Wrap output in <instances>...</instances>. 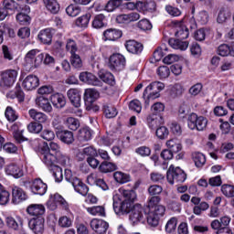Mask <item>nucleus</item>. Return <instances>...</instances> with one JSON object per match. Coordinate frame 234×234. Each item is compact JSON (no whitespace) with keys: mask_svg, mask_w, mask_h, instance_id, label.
Listing matches in <instances>:
<instances>
[{"mask_svg":"<svg viewBox=\"0 0 234 234\" xmlns=\"http://www.w3.org/2000/svg\"><path fill=\"white\" fill-rule=\"evenodd\" d=\"M122 198L113 197V211L119 217L122 215H129L134 207V200H136V193L134 190H122Z\"/></svg>","mask_w":234,"mask_h":234,"instance_id":"nucleus-1","label":"nucleus"},{"mask_svg":"<svg viewBox=\"0 0 234 234\" xmlns=\"http://www.w3.org/2000/svg\"><path fill=\"white\" fill-rule=\"evenodd\" d=\"M5 223L7 228L15 229L16 231L23 229V218H21V217H16V218L7 217L5 218Z\"/></svg>","mask_w":234,"mask_h":234,"instance_id":"nucleus-25","label":"nucleus"},{"mask_svg":"<svg viewBox=\"0 0 234 234\" xmlns=\"http://www.w3.org/2000/svg\"><path fill=\"white\" fill-rule=\"evenodd\" d=\"M155 136L159 138V140H165L169 136V129L165 126H158L155 129Z\"/></svg>","mask_w":234,"mask_h":234,"instance_id":"nucleus-52","label":"nucleus"},{"mask_svg":"<svg viewBox=\"0 0 234 234\" xmlns=\"http://www.w3.org/2000/svg\"><path fill=\"white\" fill-rule=\"evenodd\" d=\"M42 149H44V151H49V153H51V154H55V156L61 153V147L59 146V144H58V143L54 142H50L49 145L48 144L44 143V146Z\"/></svg>","mask_w":234,"mask_h":234,"instance_id":"nucleus-42","label":"nucleus"},{"mask_svg":"<svg viewBox=\"0 0 234 234\" xmlns=\"http://www.w3.org/2000/svg\"><path fill=\"white\" fill-rule=\"evenodd\" d=\"M79 78L80 81H83V83H87L88 85H92L93 87H103V81L90 72H82L80 74Z\"/></svg>","mask_w":234,"mask_h":234,"instance_id":"nucleus-13","label":"nucleus"},{"mask_svg":"<svg viewBox=\"0 0 234 234\" xmlns=\"http://www.w3.org/2000/svg\"><path fill=\"white\" fill-rule=\"evenodd\" d=\"M221 193L227 198H234V186L231 185H223L221 186Z\"/></svg>","mask_w":234,"mask_h":234,"instance_id":"nucleus-55","label":"nucleus"},{"mask_svg":"<svg viewBox=\"0 0 234 234\" xmlns=\"http://www.w3.org/2000/svg\"><path fill=\"white\" fill-rule=\"evenodd\" d=\"M113 177L118 184H127V182H131V176L122 172H115Z\"/></svg>","mask_w":234,"mask_h":234,"instance_id":"nucleus-48","label":"nucleus"},{"mask_svg":"<svg viewBox=\"0 0 234 234\" xmlns=\"http://www.w3.org/2000/svg\"><path fill=\"white\" fill-rule=\"evenodd\" d=\"M125 48L130 54L138 56L144 51V44L136 40H127L125 42Z\"/></svg>","mask_w":234,"mask_h":234,"instance_id":"nucleus-19","label":"nucleus"},{"mask_svg":"<svg viewBox=\"0 0 234 234\" xmlns=\"http://www.w3.org/2000/svg\"><path fill=\"white\" fill-rule=\"evenodd\" d=\"M152 114L162 116V112L165 111V105L162 102H155L151 107Z\"/></svg>","mask_w":234,"mask_h":234,"instance_id":"nucleus-59","label":"nucleus"},{"mask_svg":"<svg viewBox=\"0 0 234 234\" xmlns=\"http://www.w3.org/2000/svg\"><path fill=\"white\" fill-rule=\"evenodd\" d=\"M28 115L35 123H40V125H43V123L48 122V116L36 109H30L28 111Z\"/></svg>","mask_w":234,"mask_h":234,"instance_id":"nucleus-21","label":"nucleus"},{"mask_svg":"<svg viewBox=\"0 0 234 234\" xmlns=\"http://www.w3.org/2000/svg\"><path fill=\"white\" fill-rule=\"evenodd\" d=\"M2 8L5 9L6 12H8V10H17L18 12H26V14H30L29 5L17 4L14 0H4Z\"/></svg>","mask_w":234,"mask_h":234,"instance_id":"nucleus-11","label":"nucleus"},{"mask_svg":"<svg viewBox=\"0 0 234 234\" xmlns=\"http://www.w3.org/2000/svg\"><path fill=\"white\" fill-rule=\"evenodd\" d=\"M100 98V91L96 89H87L84 92V103L87 111H92L94 101Z\"/></svg>","mask_w":234,"mask_h":234,"instance_id":"nucleus-9","label":"nucleus"},{"mask_svg":"<svg viewBox=\"0 0 234 234\" xmlns=\"http://www.w3.org/2000/svg\"><path fill=\"white\" fill-rule=\"evenodd\" d=\"M27 215L34 217L33 218H43L45 215V206L41 204H31L27 207Z\"/></svg>","mask_w":234,"mask_h":234,"instance_id":"nucleus-18","label":"nucleus"},{"mask_svg":"<svg viewBox=\"0 0 234 234\" xmlns=\"http://www.w3.org/2000/svg\"><path fill=\"white\" fill-rule=\"evenodd\" d=\"M28 200V194L19 187V186H13L12 187V204L17 206V204H21V202H25Z\"/></svg>","mask_w":234,"mask_h":234,"instance_id":"nucleus-12","label":"nucleus"},{"mask_svg":"<svg viewBox=\"0 0 234 234\" xmlns=\"http://www.w3.org/2000/svg\"><path fill=\"white\" fill-rule=\"evenodd\" d=\"M122 30L116 28H109L103 32L104 41H116L122 37Z\"/></svg>","mask_w":234,"mask_h":234,"instance_id":"nucleus-26","label":"nucleus"},{"mask_svg":"<svg viewBox=\"0 0 234 234\" xmlns=\"http://www.w3.org/2000/svg\"><path fill=\"white\" fill-rule=\"evenodd\" d=\"M165 89V84L161 81H154L150 83L143 93V98L144 100V107L147 109L151 101L160 98V92Z\"/></svg>","mask_w":234,"mask_h":234,"instance_id":"nucleus-2","label":"nucleus"},{"mask_svg":"<svg viewBox=\"0 0 234 234\" xmlns=\"http://www.w3.org/2000/svg\"><path fill=\"white\" fill-rule=\"evenodd\" d=\"M40 160H42L43 164L47 165V167H51V169L56 166L58 164V157L50 150H45L42 148L40 154Z\"/></svg>","mask_w":234,"mask_h":234,"instance_id":"nucleus-14","label":"nucleus"},{"mask_svg":"<svg viewBox=\"0 0 234 234\" xmlns=\"http://www.w3.org/2000/svg\"><path fill=\"white\" fill-rule=\"evenodd\" d=\"M44 6L51 14H58L59 12V3L58 0H43Z\"/></svg>","mask_w":234,"mask_h":234,"instance_id":"nucleus-37","label":"nucleus"},{"mask_svg":"<svg viewBox=\"0 0 234 234\" xmlns=\"http://www.w3.org/2000/svg\"><path fill=\"white\" fill-rule=\"evenodd\" d=\"M106 23H105V15L103 14H100L95 16L93 21H92V27L93 28H103V27H105Z\"/></svg>","mask_w":234,"mask_h":234,"instance_id":"nucleus-46","label":"nucleus"},{"mask_svg":"<svg viewBox=\"0 0 234 234\" xmlns=\"http://www.w3.org/2000/svg\"><path fill=\"white\" fill-rule=\"evenodd\" d=\"M137 10L142 12H154L156 10V3L154 1L137 2Z\"/></svg>","mask_w":234,"mask_h":234,"instance_id":"nucleus-30","label":"nucleus"},{"mask_svg":"<svg viewBox=\"0 0 234 234\" xmlns=\"http://www.w3.org/2000/svg\"><path fill=\"white\" fill-rule=\"evenodd\" d=\"M39 53L38 49H31L26 54L24 65L27 69H37L41 63H43V59H45V54Z\"/></svg>","mask_w":234,"mask_h":234,"instance_id":"nucleus-4","label":"nucleus"},{"mask_svg":"<svg viewBox=\"0 0 234 234\" xmlns=\"http://www.w3.org/2000/svg\"><path fill=\"white\" fill-rule=\"evenodd\" d=\"M230 17L231 13L229 10L222 8L218 14L217 22L222 25V23H226V21H228V19H229Z\"/></svg>","mask_w":234,"mask_h":234,"instance_id":"nucleus-50","label":"nucleus"},{"mask_svg":"<svg viewBox=\"0 0 234 234\" xmlns=\"http://www.w3.org/2000/svg\"><path fill=\"white\" fill-rule=\"evenodd\" d=\"M136 154L142 156L143 158H146V156H151V148L149 146H139L135 149Z\"/></svg>","mask_w":234,"mask_h":234,"instance_id":"nucleus-58","label":"nucleus"},{"mask_svg":"<svg viewBox=\"0 0 234 234\" xmlns=\"http://www.w3.org/2000/svg\"><path fill=\"white\" fill-rule=\"evenodd\" d=\"M168 44L175 50H187V47H189V42L176 38H170Z\"/></svg>","mask_w":234,"mask_h":234,"instance_id":"nucleus-29","label":"nucleus"},{"mask_svg":"<svg viewBox=\"0 0 234 234\" xmlns=\"http://www.w3.org/2000/svg\"><path fill=\"white\" fill-rule=\"evenodd\" d=\"M48 186L41 178H35L30 185V191L33 195L43 197L47 193Z\"/></svg>","mask_w":234,"mask_h":234,"instance_id":"nucleus-10","label":"nucleus"},{"mask_svg":"<svg viewBox=\"0 0 234 234\" xmlns=\"http://www.w3.org/2000/svg\"><path fill=\"white\" fill-rule=\"evenodd\" d=\"M76 193L82 195V197H87L89 193V186L85 183L81 182V179L76 180L72 185Z\"/></svg>","mask_w":234,"mask_h":234,"instance_id":"nucleus-35","label":"nucleus"},{"mask_svg":"<svg viewBox=\"0 0 234 234\" xmlns=\"http://www.w3.org/2000/svg\"><path fill=\"white\" fill-rule=\"evenodd\" d=\"M80 13L81 7L76 5H69L66 8V14H68V16H69L70 17H76L77 16H80Z\"/></svg>","mask_w":234,"mask_h":234,"instance_id":"nucleus-53","label":"nucleus"},{"mask_svg":"<svg viewBox=\"0 0 234 234\" xmlns=\"http://www.w3.org/2000/svg\"><path fill=\"white\" fill-rule=\"evenodd\" d=\"M99 78L103 81V83H107L108 85L114 84V75L110 71H100Z\"/></svg>","mask_w":234,"mask_h":234,"instance_id":"nucleus-43","label":"nucleus"},{"mask_svg":"<svg viewBox=\"0 0 234 234\" xmlns=\"http://www.w3.org/2000/svg\"><path fill=\"white\" fill-rule=\"evenodd\" d=\"M52 176L55 178V182H62L63 180V168L59 167L58 165L53 166L51 168Z\"/></svg>","mask_w":234,"mask_h":234,"instance_id":"nucleus-54","label":"nucleus"},{"mask_svg":"<svg viewBox=\"0 0 234 234\" xmlns=\"http://www.w3.org/2000/svg\"><path fill=\"white\" fill-rule=\"evenodd\" d=\"M157 75L161 79L169 78V75L171 74V69H169V67L167 66H160L157 70Z\"/></svg>","mask_w":234,"mask_h":234,"instance_id":"nucleus-64","label":"nucleus"},{"mask_svg":"<svg viewBox=\"0 0 234 234\" xmlns=\"http://www.w3.org/2000/svg\"><path fill=\"white\" fill-rule=\"evenodd\" d=\"M27 130L33 134H39L43 131V124L32 122L27 125Z\"/></svg>","mask_w":234,"mask_h":234,"instance_id":"nucleus-56","label":"nucleus"},{"mask_svg":"<svg viewBox=\"0 0 234 234\" xmlns=\"http://www.w3.org/2000/svg\"><path fill=\"white\" fill-rule=\"evenodd\" d=\"M102 111L106 118H116L118 116V110L112 104L104 103L102 105Z\"/></svg>","mask_w":234,"mask_h":234,"instance_id":"nucleus-38","label":"nucleus"},{"mask_svg":"<svg viewBox=\"0 0 234 234\" xmlns=\"http://www.w3.org/2000/svg\"><path fill=\"white\" fill-rule=\"evenodd\" d=\"M5 115L8 122H16V120H17V113L15 112L14 108L10 106L5 109Z\"/></svg>","mask_w":234,"mask_h":234,"instance_id":"nucleus-63","label":"nucleus"},{"mask_svg":"<svg viewBox=\"0 0 234 234\" xmlns=\"http://www.w3.org/2000/svg\"><path fill=\"white\" fill-rule=\"evenodd\" d=\"M160 202H162V197L160 196H153L148 198L146 210L151 211V209H154L157 206H160Z\"/></svg>","mask_w":234,"mask_h":234,"instance_id":"nucleus-44","label":"nucleus"},{"mask_svg":"<svg viewBox=\"0 0 234 234\" xmlns=\"http://www.w3.org/2000/svg\"><path fill=\"white\" fill-rule=\"evenodd\" d=\"M117 169L118 165L112 162V160L103 161L99 166V171H101V173H113V171H117Z\"/></svg>","mask_w":234,"mask_h":234,"instance_id":"nucleus-32","label":"nucleus"},{"mask_svg":"<svg viewBox=\"0 0 234 234\" xmlns=\"http://www.w3.org/2000/svg\"><path fill=\"white\" fill-rule=\"evenodd\" d=\"M165 11L171 17H180V16H182V11L178 7L173 5H166Z\"/></svg>","mask_w":234,"mask_h":234,"instance_id":"nucleus-60","label":"nucleus"},{"mask_svg":"<svg viewBox=\"0 0 234 234\" xmlns=\"http://www.w3.org/2000/svg\"><path fill=\"white\" fill-rule=\"evenodd\" d=\"M17 70L16 69H5L1 72L0 87L1 89H10L16 83L17 80Z\"/></svg>","mask_w":234,"mask_h":234,"instance_id":"nucleus-6","label":"nucleus"},{"mask_svg":"<svg viewBox=\"0 0 234 234\" xmlns=\"http://www.w3.org/2000/svg\"><path fill=\"white\" fill-rule=\"evenodd\" d=\"M209 209V204L207 202H201L193 208L194 215H202V211H207Z\"/></svg>","mask_w":234,"mask_h":234,"instance_id":"nucleus-61","label":"nucleus"},{"mask_svg":"<svg viewBox=\"0 0 234 234\" xmlns=\"http://www.w3.org/2000/svg\"><path fill=\"white\" fill-rule=\"evenodd\" d=\"M50 202H53V204L61 207L65 211H69V203H67L61 195L55 194L54 196H51Z\"/></svg>","mask_w":234,"mask_h":234,"instance_id":"nucleus-36","label":"nucleus"},{"mask_svg":"<svg viewBox=\"0 0 234 234\" xmlns=\"http://www.w3.org/2000/svg\"><path fill=\"white\" fill-rule=\"evenodd\" d=\"M166 146L169 150L172 151V153H180L182 151V144H180V141L178 139H170L166 142Z\"/></svg>","mask_w":234,"mask_h":234,"instance_id":"nucleus-41","label":"nucleus"},{"mask_svg":"<svg viewBox=\"0 0 234 234\" xmlns=\"http://www.w3.org/2000/svg\"><path fill=\"white\" fill-rule=\"evenodd\" d=\"M77 138L79 142H89L92 139V132L89 127L80 128L78 132Z\"/></svg>","mask_w":234,"mask_h":234,"instance_id":"nucleus-33","label":"nucleus"},{"mask_svg":"<svg viewBox=\"0 0 234 234\" xmlns=\"http://www.w3.org/2000/svg\"><path fill=\"white\" fill-rule=\"evenodd\" d=\"M90 22V14H86L77 18L76 26L80 28H87L89 27V23Z\"/></svg>","mask_w":234,"mask_h":234,"instance_id":"nucleus-47","label":"nucleus"},{"mask_svg":"<svg viewBox=\"0 0 234 234\" xmlns=\"http://www.w3.org/2000/svg\"><path fill=\"white\" fill-rule=\"evenodd\" d=\"M187 127L190 131H206L207 127V118L192 112L187 117Z\"/></svg>","mask_w":234,"mask_h":234,"instance_id":"nucleus-3","label":"nucleus"},{"mask_svg":"<svg viewBox=\"0 0 234 234\" xmlns=\"http://www.w3.org/2000/svg\"><path fill=\"white\" fill-rule=\"evenodd\" d=\"M86 210L93 217H106L105 207L102 206L86 207Z\"/></svg>","mask_w":234,"mask_h":234,"instance_id":"nucleus-40","label":"nucleus"},{"mask_svg":"<svg viewBox=\"0 0 234 234\" xmlns=\"http://www.w3.org/2000/svg\"><path fill=\"white\" fill-rule=\"evenodd\" d=\"M28 227L34 234L45 233V218H31Z\"/></svg>","mask_w":234,"mask_h":234,"instance_id":"nucleus-15","label":"nucleus"},{"mask_svg":"<svg viewBox=\"0 0 234 234\" xmlns=\"http://www.w3.org/2000/svg\"><path fill=\"white\" fill-rule=\"evenodd\" d=\"M167 181L173 186V184H184L187 179V175L180 167H176L171 165L166 173Z\"/></svg>","mask_w":234,"mask_h":234,"instance_id":"nucleus-5","label":"nucleus"},{"mask_svg":"<svg viewBox=\"0 0 234 234\" xmlns=\"http://www.w3.org/2000/svg\"><path fill=\"white\" fill-rule=\"evenodd\" d=\"M50 101L56 109H63L65 105H67V101L65 100V96L61 93H55L50 96Z\"/></svg>","mask_w":234,"mask_h":234,"instance_id":"nucleus-27","label":"nucleus"},{"mask_svg":"<svg viewBox=\"0 0 234 234\" xmlns=\"http://www.w3.org/2000/svg\"><path fill=\"white\" fill-rule=\"evenodd\" d=\"M192 159L195 163L196 167L198 169L204 167L206 165V155L200 152H195L192 154Z\"/></svg>","mask_w":234,"mask_h":234,"instance_id":"nucleus-34","label":"nucleus"},{"mask_svg":"<svg viewBox=\"0 0 234 234\" xmlns=\"http://www.w3.org/2000/svg\"><path fill=\"white\" fill-rule=\"evenodd\" d=\"M67 96L73 107L77 109L81 107V93L78 89H70L67 92Z\"/></svg>","mask_w":234,"mask_h":234,"instance_id":"nucleus-20","label":"nucleus"},{"mask_svg":"<svg viewBox=\"0 0 234 234\" xmlns=\"http://www.w3.org/2000/svg\"><path fill=\"white\" fill-rule=\"evenodd\" d=\"M52 29L51 28H46L44 30H41L38 34V39L43 43L44 45H50L52 43Z\"/></svg>","mask_w":234,"mask_h":234,"instance_id":"nucleus-31","label":"nucleus"},{"mask_svg":"<svg viewBox=\"0 0 234 234\" xmlns=\"http://www.w3.org/2000/svg\"><path fill=\"white\" fill-rule=\"evenodd\" d=\"M125 57L120 53H113L109 59V69L111 70H123L125 69Z\"/></svg>","mask_w":234,"mask_h":234,"instance_id":"nucleus-8","label":"nucleus"},{"mask_svg":"<svg viewBox=\"0 0 234 234\" xmlns=\"http://www.w3.org/2000/svg\"><path fill=\"white\" fill-rule=\"evenodd\" d=\"M130 213V220L133 225L138 224V222H145L147 215H149V211L140 204L134 205Z\"/></svg>","mask_w":234,"mask_h":234,"instance_id":"nucleus-7","label":"nucleus"},{"mask_svg":"<svg viewBox=\"0 0 234 234\" xmlns=\"http://www.w3.org/2000/svg\"><path fill=\"white\" fill-rule=\"evenodd\" d=\"M176 224H178V218H171L165 227L166 233H175L176 231Z\"/></svg>","mask_w":234,"mask_h":234,"instance_id":"nucleus-51","label":"nucleus"},{"mask_svg":"<svg viewBox=\"0 0 234 234\" xmlns=\"http://www.w3.org/2000/svg\"><path fill=\"white\" fill-rule=\"evenodd\" d=\"M64 125L69 129V131H78V129H80V120L74 117H67L64 120Z\"/></svg>","mask_w":234,"mask_h":234,"instance_id":"nucleus-39","label":"nucleus"},{"mask_svg":"<svg viewBox=\"0 0 234 234\" xmlns=\"http://www.w3.org/2000/svg\"><path fill=\"white\" fill-rule=\"evenodd\" d=\"M146 124L151 131H156V128L164 125V117L159 114L151 113L146 117Z\"/></svg>","mask_w":234,"mask_h":234,"instance_id":"nucleus-17","label":"nucleus"},{"mask_svg":"<svg viewBox=\"0 0 234 234\" xmlns=\"http://www.w3.org/2000/svg\"><path fill=\"white\" fill-rule=\"evenodd\" d=\"M122 3H123V0H109L104 6V10L106 12H114V10L122 6Z\"/></svg>","mask_w":234,"mask_h":234,"instance_id":"nucleus-45","label":"nucleus"},{"mask_svg":"<svg viewBox=\"0 0 234 234\" xmlns=\"http://www.w3.org/2000/svg\"><path fill=\"white\" fill-rule=\"evenodd\" d=\"M149 213L158 218L164 217V215H165V206L158 205L157 207H154V208L149 210Z\"/></svg>","mask_w":234,"mask_h":234,"instance_id":"nucleus-62","label":"nucleus"},{"mask_svg":"<svg viewBox=\"0 0 234 234\" xmlns=\"http://www.w3.org/2000/svg\"><path fill=\"white\" fill-rule=\"evenodd\" d=\"M5 171L6 175L14 176V178H21L23 176V168L16 164H10L5 166Z\"/></svg>","mask_w":234,"mask_h":234,"instance_id":"nucleus-24","label":"nucleus"},{"mask_svg":"<svg viewBox=\"0 0 234 234\" xmlns=\"http://www.w3.org/2000/svg\"><path fill=\"white\" fill-rule=\"evenodd\" d=\"M90 226L97 234H105L107 233V229H109V223L103 219L93 218Z\"/></svg>","mask_w":234,"mask_h":234,"instance_id":"nucleus-16","label":"nucleus"},{"mask_svg":"<svg viewBox=\"0 0 234 234\" xmlns=\"http://www.w3.org/2000/svg\"><path fill=\"white\" fill-rule=\"evenodd\" d=\"M56 134L57 138H58V140L63 144H67V145L74 144V133L69 130H58Z\"/></svg>","mask_w":234,"mask_h":234,"instance_id":"nucleus-23","label":"nucleus"},{"mask_svg":"<svg viewBox=\"0 0 234 234\" xmlns=\"http://www.w3.org/2000/svg\"><path fill=\"white\" fill-rule=\"evenodd\" d=\"M164 188L160 185H152L148 187V193L150 197H160Z\"/></svg>","mask_w":234,"mask_h":234,"instance_id":"nucleus-57","label":"nucleus"},{"mask_svg":"<svg viewBox=\"0 0 234 234\" xmlns=\"http://www.w3.org/2000/svg\"><path fill=\"white\" fill-rule=\"evenodd\" d=\"M22 87L26 90H34V89H37V87H39V78L36 75H28L24 80Z\"/></svg>","mask_w":234,"mask_h":234,"instance_id":"nucleus-22","label":"nucleus"},{"mask_svg":"<svg viewBox=\"0 0 234 234\" xmlns=\"http://www.w3.org/2000/svg\"><path fill=\"white\" fill-rule=\"evenodd\" d=\"M16 21H18L19 25L27 26L30 25L31 18L28 16V13L20 11V13L16 15Z\"/></svg>","mask_w":234,"mask_h":234,"instance_id":"nucleus-49","label":"nucleus"},{"mask_svg":"<svg viewBox=\"0 0 234 234\" xmlns=\"http://www.w3.org/2000/svg\"><path fill=\"white\" fill-rule=\"evenodd\" d=\"M36 105L44 111V112H52V104H50V101H48V98L43 96L37 97L36 99Z\"/></svg>","mask_w":234,"mask_h":234,"instance_id":"nucleus-28","label":"nucleus"}]
</instances>
